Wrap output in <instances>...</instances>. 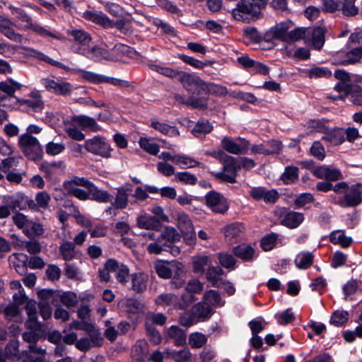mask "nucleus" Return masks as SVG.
Instances as JSON below:
<instances>
[{
  "label": "nucleus",
  "instance_id": "obj_1",
  "mask_svg": "<svg viewBox=\"0 0 362 362\" xmlns=\"http://www.w3.org/2000/svg\"><path fill=\"white\" fill-rule=\"evenodd\" d=\"M182 81L185 83V89L188 93H197L199 97L206 96L207 100L210 94L225 95L228 93L225 86L212 83H206L195 75L186 76Z\"/></svg>",
  "mask_w": 362,
  "mask_h": 362
},
{
  "label": "nucleus",
  "instance_id": "obj_2",
  "mask_svg": "<svg viewBox=\"0 0 362 362\" xmlns=\"http://www.w3.org/2000/svg\"><path fill=\"white\" fill-rule=\"evenodd\" d=\"M267 0H240L231 11L233 18L237 21H248L257 19L261 10L266 6Z\"/></svg>",
  "mask_w": 362,
  "mask_h": 362
},
{
  "label": "nucleus",
  "instance_id": "obj_3",
  "mask_svg": "<svg viewBox=\"0 0 362 362\" xmlns=\"http://www.w3.org/2000/svg\"><path fill=\"white\" fill-rule=\"evenodd\" d=\"M8 8L10 9L12 15H13L16 19L21 21V22L25 23V25L23 26H16L18 29H31L36 33L45 37H52L58 40L63 39L62 36H61L60 35L52 33L49 30L45 29V28L36 23H34L33 22L32 17L21 8L16 7L12 4L8 5Z\"/></svg>",
  "mask_w": 362,
  "mask_h": 362
},
{
  "label": "nucleus",
  "instance_id": "obj_4",
  "mask_svg": "<svg viewBox=\"0 0 362 362\" xmlns=\"http://www.w3.org/2000/svg\"><path fill=\"white\" fill-rule=\"evenodd\" d=\"M334 77L337 78L339 82L334 86V89L337 91L339 95L335 97L329 96V98H332L334 100H344L350 94L360 93L362 91V88L361 86L349 83L351 77L348 72L341 69H337L334 72Z\"/></svg>",
  "mask_w": 362,
  "mask_h": 362
},
{
  "label": "nucleus",
  "instance_id": "obj_5",
  "mask_svg": "<svg viewBox=\"0 0 362 362\" xmlns=\"http://www.w3.org/2000/svg\"><path fill=\"white\" fill-rule=\"evenodd\" d=\"M180 238V234L174 228L165 227L158 234V238L147 245L146 250L150 254H160L166 250V246H169L173 241H179Z\"/></svg>",
  "mask_w": 362,
  "mask_h": 362
},
{
  "label": "nucleus",
  "instance_id": "obj_6",
  "mask_svg": "<svg viewBox=\"0 0 362 362\" xmlns=\"http://www.w3.org/2000/svg\"><path fill=\"white\" fill-rule=\"evenodd\" d=\"M84 148L88 152L102 158H110L112 157V148L103 136H95L86 140Z\"/></svg>",
  "mask_w": 362,
  "mask_h": 362
},
{
  "label": "nucleus",
  "instance_id": "obj_7",
  "mask_svg": "<svg viewBox=\"0 0 362 362\" xmlns=\"http://www.w3.org/2000/svg\"><path fill=\"white\" fill-rule=\"evenodd\" d=\"M223 171L214 174L217 180L229 183L236 182L237 172L241 168L238 160L232 156H228L223 161Z\"/></svg>",
  "mask_w": 362,
  "mask_h": 362
},
{
  "label": "nucleus",
  "instance_id": "obj_8",
  "mask_svg": "<svg viewBox=\"0 0 362 362\" xmlns=\"http://www.w3.org/2000/svg\"><path fill=\"white\" fill-rule=\"evenodd\" d=\"M4 204L8 205L13 211L23 210L28 206L30 209H35V201L29 199L23 193L17 192L11 195L4 196Z\"/></svg>",
  "mask_w": 362,
  "mask_h": 362
},
{
  "label": "nucleus",
  "instance_id": "obj_9",
  "mask_svg": "<svg viewBox=\"0 0 362 362\" xmlns=\"http://www.w3.org/2000/svg\"><path fill=\"white\" fill-rule=\"evenodd\" d=\"M177 227L180 230L185 242L189 245L194 243L196 234L192 221L185 213L177 215Z\"/></svg>",
  "mask_w": 362,
  "mask_h": 362
},
{
  "label": "nucleus",
  "instance_id": "obj_10",
  "mask_svg": "<svg viewBox=\"0 0 362 362\" xmlns=\"http://www.w3.org/2000/svg\"><path fill=\"white\" fill-rule=\"evenodd\" d=\"M206 205L215 213L224 214L228 209L226 198L215 191H211L205 196Z\"/></svg>",
  "mask_w": 362,
  "mask_h": 362
},
{
  "label": "nucleus",
  "instance_id": "obj_11",
  "mask_svg": "<svg viewBox=\"0 0 362 362\" xmlns=\"http://www.w3.org/2000/svg\"><path fill=\"white\" fill-rule=\"evenodd\" d=\"M362 202V185L356 184L351 185L343 199L339 201V204L343 207L356 206Z\"/></svg>",
  "mask_w": 362,
  "mask_h": 362
},
{
  "label": "nucleus",
  "instance_id": "obj_12",
  "mask_svg": "<svg viewBox=\"0 0 362 362\" xmlns=\"http://www.w3.org/2000/svg\"><path fill=\"white\" fill-rule=\"evenodd\" d=\"M190 95L187 99L180 94L174 95L175 100L181 105L190 106L194 109H206L207 108V98L206 96H200L197 93H188Z\"/></svg>",
  "mask_w": 362,
  "mask_h": 362
},
{
  "label": "nucleus",
  "instance_id": "obj_13",
  "mask_svg": "<svg viewBox=\"0 0 362 362\" xmlns=\"http://www.w3.org/2000/svg\"><path fill=\"white\" fill-rule=\"evenodd\" d=\"M74 51L76 53H79L88 59L96 62L100 61L101 59L115 60L114 57L107 50L96 46L90 49H86L82 47H78Z\"/></svg>",
  "mask_w": 362,
  "mask_h": 362
},
{
  "label": "nucleus",
  "instance_id": "obj_14",
  "mask_svg": "<svg viewBox=\"0 0 362 362\" xmlns=\"http://www.w3.org/2000/svg\"><path fill=\"white\" fill-rule=\"evenodd\" d=\"M18 143L22 151L27 155L31 152L36 155L42 152V147L37 139L29 134H22L19 137Z\"/></svg>",
  "mask_w": 362,
  "mask_h": 362
},
{
  "label": "nucleus",
  "instance_id": "obj_15",
  "mask_svg": "<svg viewBox=\"0 0 362 362\" xmlns=\"http://www.w3.org/2000/svg\"><path fill=\"white\" fill-rule=\"evenodd\" d=\"M40 82L47 90L59 95H66L72 90V86L67 82H58L49 78H42Z\"/></svg>",
  "mask_w": 362,
  "mask_h": 362
},
{
  "label": "nucleus",
  "instance_id": "obj_16",
  "mask_svg": "<svg viewBox=\"0 0 362 362\" xmlns=\"http://www.w3.org/2000/svg\"><path fill=\"white\" fill-rule=\"evenodd\" d=\"M238 139L240 141V144H238L229 137H224L221 141V146L230 153L239 155L245 153L249 146V141L241 138Z\"/></svg>",
  "mask_w": 362,
  "mask_h": 362
},
{
  "label": "nucleus",
  "instance_id": "obj_17",
  "mask_svg": "<svg viewBox=\"0 0 362 362\" xmlns=\"http://www.w3.org/2000/svg\"><path fill=\"white\" fill-rule=\"evenodd\" d=\"M13 25L16 26L8 18L2 16L0 18V33L14 42H22L23 37L21 34L16 33L13 28Z\"/></svg>",
  "mask_w": 362,
  "mask_h": 362
},
{
  "label": "nucleus",
  "instance_id": "obj_18",
  "mask_svg": "<svg viewBox=\"0 0 362 362\" xmlns=\"http://www.w3.org/2000/svg\"><path fill=\"white\" fill-rule=\"evenodd\" d=\"M25 311L28 315V320L25 322L27 328L33 331H40L42 329V325L37 320V313L35 303L28 301L25 305Z\"/></svg>",
  "mask_w": 362,
  "mask_h": 362
},
{
  "label": "nucleus",
  "instance_id": "obj_19",
  "mask_svg": "<svg viewBox=\"0 0 362 362\" xmlns=\"http://www.w3.org/2000/svg\"><path fill=\"white\" fill-rule=\"evenodd\" d=\"M313 174L319 179H326L330 181H336L342 178L341 172L336 169L326 165L315 168Z\"/></svg>",
  "mask_w": 362,
  "mask_h": 362
},
{
  "label": "nucleus",
  "instance_id": "obj_20",
  "mask_svg": "<svg viewBox=\"0 0 362 362\" xmlns=\"http://www.w3.org/2000/svg\"><path fill=\"white\" fill-rule=\"evenodd\" d=\"M191 310L197 322L209 319L214 313L211 306L204 301L195 304Z\"/></svg>",
  "mask_w": 362,
  "mask_h": 362
},
{
  "label": "nucleus",
  "instance_id": "obj_21",
  "mask_svg": "<svg viewBox=\"0 0 362 362\" xmlns=\"http://www.w3.org/2000/svg\"><path fill=\"white\" fill-rule=\"evenodd\" d=\"M150 69L154 71L159 73L165 76L174 78H178L179 81L182 83L183 88H185V83L182 82V78H184L186 76H193L192 74H187L181 71H178L176 69H173L169 67L160 66L157 64H151Z\"/></svg>",
  "mask_w": 362,
  "mask_h": 362
},
{
  "label": "nucleus",
  "instance_id": "obj_22",
  "mask_svg": "<svg viewBox=\"0 0 362 362\" xmlns=\"http://www.w3.org/2000/svg\"><path fill=\"white\" fill-rule=\"evenodd\" d=\"M344 129L338 127L332 129L327 127L322 136V141H327L334 146L341 144L344 141Z\"/></svg>",
  "mask_w": 362,
  "mask_h": 362
},
{
  "label": "nucleus",
  "instance_id": "obj_23",
  "mask_svg": "<svg viewBox=\"0 0 362 362\" xmlns=\"http://www.w3.org/2000/svg\"><path fill=\"white\" fill-rule=\"evenodd\" d=\"M292 26L293 23L291 21H286L279 23L269 30L267 35H271L275 39L286 42L289 30Z\"/></svg>",
  "mask_w": 362,
  "mask_h": 362
},
{
  "label": "nucleus",
  "instance_id": "obj_24",
  "mask_svg": "<svg viewBox=\"0 0 362 362\" xmlns=\"http://www.w3.org/2000/svg\"><path fill=\"white\" fill-rule=\"evenodd\" d=\"M148 274L144 272L134 273L131 275L132 289L138 293L144 292L147 288Z\"/></svg>",
  "mask_w": 362,
  "mask_h": 362
},
{
  "label": "nucleus",
  "instance_id": "obj_25",
  "mask_svg": "<svg viewBox=\"0 0 362 362\" xmlns=\"http://www.w3.org/2000/svg\"><path fill=\"white\" fill-rule=\"evenodd\" d=\"M136 225L142 229L158 230L160 226V221L155 216L145 214L137 217Z\"/></svg>",
  "mask_w": 362,
  "mask_h": 362
},
{
  "label": "nucleus",
  "instance_id": "obj_26",
  "mask_svg": "<svg viewBox=\"0 0 362 362\" xmlns=\"http://www.w3.org/2000/svg\"><path fill=\"white\" fill-rule=\"evenodd\" d=\"M65 168V164L63 161L43 163L40 165V169L45 173L47 179L52 180L59 173L62 172Z\"/></svg>",
  "mask_w": 362,
  "mask_h": 362
},
{
  "label": "nucleus",
  "instance_id": "obj_27",
  "mask_svg": "<svg viewBox=\"0 0 362 362\" xmlns=\"http://www.w3.org/2000/svg\"><path fill=\"white\" fill-rule=\"evenodd\" d=\"M132 192L131 188L120 187L117 189L115 201L112 202L115 209H124L127 208L129 201V195Z\"/></svg>",
  "mask_w": 362,
  "mask_h": 362
},
{
  "label": "nucleus",
  "instance_id": "obj_28",
  "mask_svg": "<svg viewBox=\"0 0 362 362\" xmlns=\"http://www.w3.org/2000/svg\"><path fill=\"white\" fill-rule=\"evenodd\" d=\"M304 220V216L301 213L289 211L286 214L281 220V224L289 228H297Z\"/></svg>",
  "mask_w": 362,
  "mask_h": 362
},
{
  "label": "nucleus",
  "instance_id": "obj_29",
  "mask_svg": "<svg viewBox=\"0 0 362 362\" xmlns=\"http://www.w3.org/2000/svg\"><path fill=\"white\" fill-rule=\"evenodd\" d=\"M309 40L312 38L315 49H320L325 43V30L322 28H309Z\"/></svg>",
  "mask_w": 362,
  "mask_h": 362
},
{
  "label": "nucleus",
  "instance_id": "obj_30",
  "mask_svg": "<svg viewBox=\"0 0 362 362\" xmlns=\"http://www.w3.org/2000/svg\"><path fill=\"white\" fill-rule=\"evenodd\" d=\"M90 199L98 202L108 203L112 200V196L109 194L107 191L99 189L93 183L89 190Z\"/></svg>",
  "mask_w": 362,
  "mask_h": 362
},
{
  "label": "nucleus",
  "instance_id": "obj_31",
  "mask_svg": "<svg viewBox=\"0 0 362 362\" xmlns=\"http://www.w3.org/2000/svg\"><path fill=\"white\" fill-rule=\"evenodd\" d=\"M23 49L26 51L25 54L28 56L35 57L41 61L45 62L51 65L62 68L64 69H68V68L62 64L61 62L54 61V59H51L48 56L45 55L42 52L37 51L36 49H34L33 48L30 47H23Z\"/></svg>",
  "mask_w": 362,
  "mask_h": 362
},
{
  "label": "nucleus",
  "instance_id": "obj_32",
  "mask_svg": "<svg viewBox=\"0 0 362 362\" xmlns=\"http://www.w3.org/2000/svg\"><path fill=\"white\" fill-rule=\"evenodd\" d=\"M20 103L22 105H25L34 112H40L44 108V103L37 93H32L30 98L21 100Z\"/></svg>",
  "mask_w": 362,
  "mask_h": 362
},
{
  "label": "nucleus",
  "instance_id": "obj_33",
  "mask_svg": "<svg viewBox=\"0 0 362 362\" xmlns=\"http://www.w3.org/2000/svg\"><path fill=\"white\" fill-rule=\"evenodd\" d=\"M72 122L74 124L78 125L83 129H90L95 132L100 130L95 120L86 115L75 116L72 118Z\"/></svg>",
  "mask_w": 362,
  "mask_h": 362
},
{
  "label": "nucleus",
  "instance_id": "obj_34",
  "mask_svg": "<svg viewBox=\"0 0 362 362\" xmlns=\"http://www.w3.org/2000/svg\"><path fill=\"white\" fill-rule=\"evenodd\" d=\"M148 353V344L144 339L136 341L132 349V357L136 360H144Z\"/></svg>",
  "mask_w": 362,
  "mask_h": 362
},
{
  "label": "nucleus",
  "instance_id": "obj_35",
  "mask_svg": "<svg viewBox=\"0 0 362 362\" xmlns=\"http://www.w3.org/2000/svg\"><path fill=\"white\" fill-rule=\"evenodd\" d=\"M83 16L85 18L100 24L105 28H112L115 25L114 23L111 21L106 15L102 13H95L91 11H86L84 13Z\"/></svg>",
  "mask_w": 362,
  "mask_h": 362
},
{
  "label": "nucleus",
  "instance_id": "obj_36",
  "mask_svg": "<svg viewBox=\"0 0 362 362\" xmlns=\"http://www.w3.org/2000/svg\"><path fill=\"white\" fill-rule=\"evenodd\" d=\"M151 126L155 130L160 132L163 134L170 136H180V132L175 127L170 126L165 123H161L156 119H152Z\"/></svg>",
  "mask_w": 362,
  "mask_h": 362
},
{
  "label": "nucleus",
  "instance_id": "obj_37",
  "mask_svg": "<svg viewBox=\"0 0 362 362\" xmlns=\"http://www.w3.org/2000/svg\"><path fill=\"white\" fill-rule=\"evenodd\" d=\"M233 254L244 261H250L253 259L255 250L250 245H240L233 249Z\"/></svg>",
  "mask_w": 362,
  "mask_h": 362
},
{
  "label": "nucleus",
  "instance_id": "obj_38",
  "mask_svg": "<svg viewBox=\"0 0 362 362\" xmlns=\"http://www.w3.org/2000/svg\"><path fill=\"white\" fill-rule=\"evenodd\" d=\"M309 28H296L291 30H289L286 42L288 43L294 42L300 40H309Z\"/></svg>",
  "mask_w": 362,
  "mask_h": 362
},
{
  "label": "nucleus",
  "instance_id": "obj_39",
  "mask_svg": "<svg viewBox=\"0 0 362 362\" xmlns=\"http://www.w3.org/2000/svg\"><path fill=\"white\" fill-rule=\"evenodd\" d=\"M168 336L174 340V344L181 346L185 344L187 334L185 332L177 326H171L168 329Z\"/></svg>",
  "mask_w": 362,
  "mask_h": 362
},
{
  "label": "nucleus",
  "instance_id": "obj_40",
  "mask_svg": "<svg viewBox=\"0 0 362 362\" xmlns=\"http://www.w3.org/2000/svg\"><path fill=\"white\" fill-rule=\"evenodd\" d=\"M213 129L212 124L207 120L202 119L197 122L192 133L197 138H203Z\"/></svg>",
  "mask_w": 362,
  "mask_h": 362
},
{
  "label": "nucleus",
  "instance_id": "obj_41",
  "mask_svg": "<svg viewBox=\"0 0 362 362\" xmlns=\"http://www.w3.org/2000/svg\"><path fill=\"white\" fill-rule=\"evenodd\" d=\"M223 274V270L220 267H211L206 274V278L213 286L220 287Z\"/></svg>",
  "mask_w": 362,
  "mask_h": 362
},
{
  "label": "nucleus",
  "instance_id": "obj_42",
  "mask_svg": "<svg viewBox=\"0 0 362 362\" xmlns=\"http://www.w3.org/2000/svg\"><path fill=\"white\" fill-rule=\"evenodd\" d=\"M59 252L65 261H71L76 257L75 245L72 242L63 241L59 246Z\"/></svg>",
  "mask_w": 362,
  "mask_h": 362
},
{
  "label": "nucleus",
  "instance_id": "obj_43",
  "mask_svg": "<svg viewBox=\"0 0 362 362\" xmlns=\"http://www.w3.org/2000/svg\"><path fill=\"white\" fill-rule=\"evenodd\" d=\"M192 354L189 349L185 348L180 351H167V358L174 360L175 362H188L191 360Z\"/></svg>",
  "mask_w": 362,
  "mask_h": 362
},
{
  "label": "nucleus",
  "instance_id": "obj_44",
  "mask_svg": "<svg viewBox=\"0 0 362 362\" xmlns=\"http://www.w3.org/2000/svg\"><path fill=\"white\" fill-rule=\"evenodd\" d=\"M243 225L238 223L227 226L223 229L226 238L228 241H233L240 236L243 232Z\"/></svg>",
  "mask_w": 362,
  "mask_h": 362
},
{
  "label": "nucleus",
  "instance_id": "obj_45",
  "mask_svg": "<svg viewBox=\"0 0 362 362\" xmlns=\"http://www.w3.org/2000/svg\"><path fill=\"white\" fill-rule=\"evenodd\" d=\"M204 302L207 303L209 305L214 307H221L224 305L225 302L222 300L220 294L214 290H209L204 293L203 296Z\"/></svg>",
  "mask_w": 362,
  "mask_h": 362
},
{
  "label": "nucleus",
  "instance_id": "obj_46",
  "mask_svg": "<svg viewBox=\"0 0 362 362\" xmlns=\"http://www.w3.org/2000/svg\"><path fill=\"white\" fill-rule=\"evenodd\" d=\"M178 300L177 296L172 293H162L157 296L155 303L160 306H170L173 305L177 308V301Z\"/></svg>",
  "mask_w": 362,
  "mask_h": 362
},
{
  "label": "nucleus",
  "instance_id": "obj_47",
  "mask_svg": "<svg viewBox=\"0 0 362 362\" xmlns=\"http://www.w3.org/2000/svg\"><path fill=\"white\" fill-rule=\"evenodd\" d=\"M304 74L310 78H329L332 72L327 68L315 66L311 69L304 70Z\"/></svg>",
  "mask_w": 362,
  "mask_h": 362
},
{
  "label": "nucleus",
  "instance_id": "obj_48",
  "mask_svg": "<svg viewBox=\"0 0 362 362\" xmlns=\"http://www.w3.org/2000/svg\"><path fill=\"white\" fill-rule=\"evenodd\" d=\"M92 185L93 182L83 177L73 176L70 180L65 181L63 186L64 188H76V186H81L89 190Z\"/></svg>",
  "mask_w": 362,
  "mask_h": 362
},
{
  "label": "nucleus",
  "instance_id": "obj_49",
  "mask_svg": "<svg viewBox=\"0 0 362 362\" xmlns=\"http://www.w3.org/2000/svg\"><path fill=\"white\" fill-rule=\"evenodd\" d=\"M354 2L355 0H338L339 10L346 16H354L358 12Z\"/></svg>",
  "mask_w": 362,
  "mask_h": 362
},
{
  "label": "nucleus",
  "instance_id": "obj_50",
  "mask_svg": "<svg viewBox=\"0 0 362 362\" xmlns=\"http://www.w3.org/2000/svg\"><path fill=\"white\" fill-rule=\"evenodd\" d=\"M313 256L310 252H300L295 259V264L299 269H307L313 264Z\"/></svg>",
  "mask_w": 362,
  "mask_h": 362
},
{
  "label": "nucleus",
  "instance_id": "obj_51",
  "mask_svg": "<svg viewBox=\"0 0 362 362\" xmlns=\"http://www.w3.org/2000/svg\"><path fill=\"white\" fill-rule=\"evenodd\" d=\"M349 313L345 310L334 311L331 317L329 322L337 327L344 326L349 320Z\"/></svg>",
  "mask_w": 362,
  "mask_h": 362
},
{
  "label": "nucleus",
  "instance_id": "obj_52",
  "mask_svg": "<svg viewBox=\"0 0 362 362\" xmlns=\"http://www.w3.org/2000/svg\"><path fill=\"white\" fill-rule=\"evenodd\" d=\"M298 178V168L296 166H287L281 176V180L286 185L295 182Z\"/></svg>",
  "mask_w": 362,
  "mask_h": 362
},
{
  "label": "nucleus",
  "instance_id": "obj_53",
  "mask_svg": "<svg viewBox=\"0 0 362 362\" xmlns=\"http://www.w3.org/2000/svg\"><path fill=\"white\" fill-rule=\"evenodd\" d=\"M330 240L334 244H339L343 247H349L352 242L351 238L345 236L344 232L341 230H337L332 233L330 235Z\"/></svg>",
  "mask_w": 362,
  "mask_h": 362
},
{
  "label": "nucleus",
  "instance_id": "obj_54",
  "mask_svg": "<svg viewBox=\"0 0 362 362\" xmlns=\"http://www.w3.org/2000/svg\"><path fill=\"white\" fill-rule=\"evenodd\" d=\"M21 88V85L12 79L0 82V90L6 93L9 96H13L16 90Z\"/></svg>",
  "mask_w": 362,
  "mask_h": 362
},
{
  "label": "nucleus",
  "instance_id": "obj_55",
  "mask_svg": "<svg viewBox=\"0 0 362 362\" xmlns=\"http://www.w3.org/2000/svg\"><path fill=\"white\" fill-rule=\"evenodd\" d=\"M362 57V46L354 48L349 52H347L346 59L341 62V64L348 65L355 64L361 59Z\"/></svg>",
  "mask_w": 362,
  "mask_h": 362
},
{
  "label": "nucleus",
  "instance_id": "obj_56",
  "mask_svg": "<svg viewBox=\"0 0 362 362\" xmlns=\"http://www.w3.org/2000/svg\"><path fill=\"white\" fill-rule=\"evenodd\" d=\"M209 263V257L206 256L194 257L192 261L193 272L196 274H203Z\"/></svg>",
  "mask_w": 362,
  "mask_h": 362
},
{
  "label": "nucleus",
  "instance_id": "obj_57",
  "mask_svg": "<svg viewBox=\"0 0 362 362\" xmlns=\"http://www.w3.org/2000/svg\"><path fill=\"white\" fill-rule=\"evenodd\" d=\"M206 337L202 333L194 332L189 335V344L192 348H201L206 343Z\"/></svg>",
  "mask_w": 362,
  "mask_h": 362
},
{
  "label": "nucleus",
  "instance_id": "obj_58",
  "mask_svg": "<svg viewBox=\"0 0 362 362\" xmlns=\"http://www.w3.org/2000/svg\"><path fill=\"white\" fill-rule=\"evenodd\" d=\"M174 163L181 165L182 168H194L200 165V163L190 157L177 155L174 159Z\"/></svg>",
  "mask_w": 362,
  "mask_h": 362
},
{
  "label": "nucleus",
  "instance_id": "obj_59",
  "mask_svg": "<svg viewBox=\"0 0 362 362\" xmlns=\"http://www.w3.org/2000/svg\"><path fill=\"white\" fill-rule=\"evenodd\" d=\"M154 269L159 277L162 279L172 278L168 262L158 261L155 262Z\"/></svg>",
  "mask_w": 362,
  "mask_h": 362
},
{
  "label": "nucleus",
  "instance_id": "obj_60",
  "mask_svg": "<svg viewBox=\"0 0 362 362\" xmlns=\"http://www.w3.org/2000/svg\"><path fill=\"white\" fill-rule=\"evenodd\" d=\"M50 201L51 197L46 191L39 192L35 195V209L37 206L43 209H47Z\"/></svg>",
  "mask_w": 362,
  "mask_h": 362
},
{
  "label": "nucleus",
  "instance_id": "obj_61",
  "mask_svg": "<svg viewBox=\"0 0 362 362\" xmlns=\"http://www.w3.org/2000/svg\"><path fill=\"white\" fill-rule=\"evenodd\" d=\"M70 34L74 37V40L82 46L88 45L91 41L90 35L82 30H73Z\"/></svg>",
  "mask_w": 362,
  "mask_h": 362
},
{
  "label": "nucleus",
  "instance_id": "obj_62",
  "mask_svg": "<svg viewBox=\"0 0 362 362\" xmlns=\"http://www.w3.org/2000/svg\"><path fill=\"white\" fill-rule=\"evenodd\" d=\"M175 180L185 185H195L197 178L195 175L188 172H179L175 174Z\"/></svg>",
  "mask_w": 362,
  "mask_h": 362
},
{
  "label": "nucleus",
  "instance_id": "obj_63",
  "mask_svg": "<svg viewBox=\"0 0 362 362\" xmlns=\"http://www.w3.org/2000/svg\"><path fill=\"white\" fill-rule=\"evenodd\" d=\"M244 37L247 43L258 42L261 39L259 32L254 27H248L244 30Z\"/></svg>",
  "mask_w": 362,
  "mask_h": 362
},
{
  "label": "nucleus",
  "instance_id": "obj_64",
  "mask_svg": "<svg viewBox=\"0 0 362 362\" xmlns=\"http://www.w3.org/2000/svg\"><path fill=\"white\" fill-rule=\"evenodd\" d=\"M185 290L192 293H200L204 290V284L197 279H192L187 282Z\"/></svg>",
  "mask_w": 362,
  "mask_h": 362
}]
</instances>
